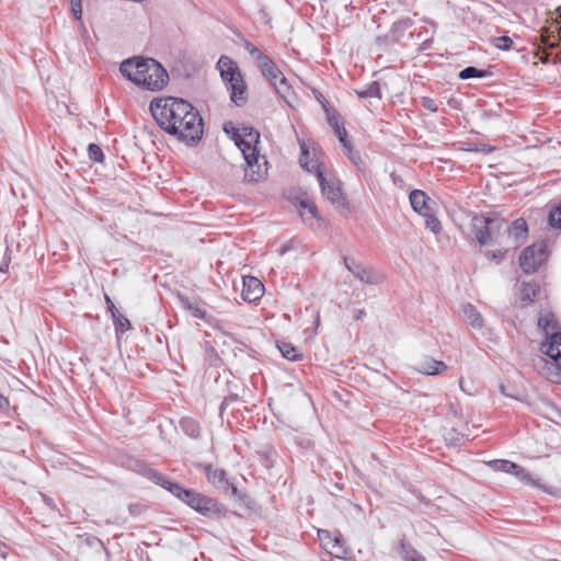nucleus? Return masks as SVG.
Here are the masks:
<instances>
[{
    "instance_id": "nucleus-18",
    "label": "nucleus",
    "mask_w": 561,
    "mask_h": 561,
    "mask_svg": "<svg viewBox=\"0 0 561 561\" xmlns=\"http://www.w3.org/2000/svg\"><path fill=\"white\" fill-rule=\"evenodd\" d=\"M462 317L465 321L470 324L473 329H482L484 325L482 314L477 310V308L471 304H466L462 306Z\"/></svg>"
},
{
    "instance_id": "nucleus-24",
    "label": "nucleus",
    "mask_w": 561,
    "mask_h": 561,
    "mask_svg": "<svg viewBox=\"0 0 561 561\" xmlns=\"http://www.w3.org/2000/svg\"><path fill=\"white\" fill-rule=\"evenodd\" d=\"M277 347L282 353L283 357L289 360H298L302 357V355L298 352V350L287 342H277Z\"/></svg>"
},
{
    "instance_id": "nucleus-13",
    "label": "nucleus",
    "mask_w": 561,
    "mask_h": 561,
    "mask_svg": "<svg viewBox=\"0 0 561 561\" xmlns=\"http://www.w3.org/2000/svg\"><path fill=\"white\" fill-rule=\"evenodd\" d=\"M540 351L552 358L558 368H561V333H553L541 343Z\"/></svg>"
},
{
    "instance_id": "nucleus-14",
    "label": "nucleus",
    "mask_w": 561,
    "mask_h": 561,
    "mask_svg": "<svg viewBox=\"0 0 561 561\" xmlns=\"http://www.w3.org/2000/svg\"><path fill=\"white\" fill-rule=\"evenodd\" d=\"M410 204L414 211L420 215H427L431 211V198L421 190H413L409 195Z\"/></svg>"
},
{
    "instance_id": "nucleus-10",
    "label": "nucleus",
    "mask_w": 561,
    "mask_h": 561,
    "mask_svg": "<svg viewBox=\"0 0 561 561\" xmlns=\"http://www.w3.org/2000/svg\"><path fill=\"white\" fill-rule=\"evenodd\" d=\"M345 267L362 283L365 284H379L382 282L383 277L381 274L375 273L373 270L364 266L362 263L348 259L347 256L343 257Z\"/></svg>"
},
{
    "instance_id": "nucleus-3",
    "label": "nucleus",
    "mask_w": 561,
    "mask_h": 561,
    "mask_svg": "<svg viewBox=\"0 0 561 561\" xmlns=\"http://www.w3.org/2000/svg\"><path fill=\"white\" fill-rule=\"evenodd\" d=\"M145 474L156 484H159L165 490L170 491L174 496L182 500L190 507L202 513L203 515L207 516L217 511L216 501L193 490L183 489L181 485L170 481L167 477L157 470L148 468L146 469Z\"/></svg>"
},
{
    "instance_id": "nucleus-44",
    "label": "nucleus",
    "mask_w": 561,
    "mask_h": 561,
    "mask_svg": "<svg viewBox=\"0 0 561 561\" xmlns=\"http://www.w3.org/2000/svg\"><path fill=\"white\" fill-rule=\"evenodd\" d=\"M504 254H505V251H502V250H497V251H494L491 253L492 257L496 259V260L503 259Z\"/></svg>"
},
{
    "instance_id": "nucleus-38",
    "label": "nucleus",
    "mask_w": 561,
    "mask_h": 561,
    "mask_svg": "<svg viewBox=\"0 0 561 561\" xmlns=\"http://www.w3.org/2000/svg\"><path fill=\"white\" fill-rule=\"evenodd\" d=\"M328 123L334 129V131L343 127V124L340 123L336 114H328Z\"/></svg>"
},
{
    "instance_id": "nucleus-20",
    "label": "nucleus",
    "mask_w": 561,
    "mask_h": 561,
    "mask_svg": "<svg viewBox=\"0 0 561 561\" xmlns=\"http://www.w3.org/2000/svg\"><path fill=\"white\" fill-rule=\"evenodd\" d=\"M259 68L261 69L262 75L273 84L276 85V81L283 76L279 69L276 67L274 61L268 58L266 61L262 62Z\"/></svg>"
},
{
    "instance_id": "nucleus-32",
    "label": "nucleus",
    "mask_w": 561,
    "mask_h": 561,
    "mask_svg": "<svg viewBox=\"0 0 561 561\" xmlns=\"http://www.w3.org/2000/svg\"><path fill=\"white\" fill-rule=\"evenodd\" d=\"M425 217V225L434 233H438L442 230V225L439 220L431 213L427 211V215H423Z\"/></svg>"
},
{
    "instance_id": "nucleus-43",
    "label": "nucleus",
    "mask_w": 561,
    "mask_h": 561,
    "mask_svg": "<svg viewBox=\"0 0 561 561\" xmlns=\"http://www.w3.org/2000/svg\"><path fill=\"white\" fill-rule=\"evenodd\" d=\"M500 391L505 397L517 399V397L515 394H513L512 392L507 391V389H506V387L504 385H500Z\"/></svg>"
},
{
    "instance_id": "nucleus-34",
    "label": "nucleus",
    "mask_w": 561,
    "mask_h": 561,
    "mask_svg": "<svg viewBox=\"0 0 561 561\" xmlns=\"http://www.w3.org/2000/svg\"><path fill=\"white\" fill-rule=\"evenodd\" d=\"M494 46L499 49L507 50L513 45V39L508 36H499L492 39Z\"/></svg>"
},
{
    "instance_id": "nucleus-33",
    "label": "nucleus",
    "mask_w": 561,
    "mask_h": 561,
    "mask_svg": "<svg viewBox=\"0 0 561 561\" xmlns=\"http://www.w3.org/2000/svg\"><path fill=\"white\" fill-rule=\"evenodd\" d=\"M88 153L92 161H94V162L103 161V151L98 145L90 144L88 147Z\"/></svg>"
},
{
    "instance_id": "nucleus-46",
    "label": "nucleus",
    "mask_w": 561,
    "mask_h": 561,
    "mask_svg": "<svg viewBox=\"0 0 561 561\" xmlns=\"http://www.w3.org/2000/svg\"><path fill=\"white\" fill-rule=\"evenodd\" d=\"M256 47L251 44L250 42H247L245 43V49L249 51V54H251L253 51V49H255Z\"/></svg>"
},
{
    "instance_id": "nucleus-25",
    "label": "nucleus",
    "mask_w": 561,
    "mask_h": 561,
    "mask_svg": "<svg viewBox=\"0 0 561 561\" xmlns=\"http://www.w3.org/2000/svg\"><path fill=\"white\" fill-rule=\"evenodd\" d=\"M357 95L362 99L375 98L381 99V89L378 81H373L367 88L356 91Z\"/></svg>"
},
{
    "instance_id": "nucleus-11",
    "label": "nucleus",
    "mask_w": 561,
    "mask_h": 561,
    "mask_svg": "<svg viewBox=\"0 0 561 561\" xmlns=\"http://www.w3.org/2000/svg\"><path fill=\"white\" fill-rule=\"evenodd\" d=\"M507 231V243L516 249L518 248L528 236V226L525 219L518 218L512 222L506 229Z\"/></svg>"
},
{
    "instance_id": "nucleus-6",
    "label": "nucleus",
    "mask_w": 561,
    "mask_h": 561,
    "mask_svg": "<svg viewBox=\"0 0 561 561\" xmlns=\"http://www.w3.org/2000/svg\"><path fill=\"white\" fill-rule=\"evenodd\" d=\"M504 225V219L488 218L482 215H473L471 218V230L480 245L494 242Z\"/></svg>"
},
{
    "instance_id": "nucleus-27",
    "label": "nucleus",
    "mask_w": 561,
    "mask_h": 561,
    "mask_svg": "<svg viewBox=\"0 0 561 561\" xmlns=\"http://www.w3.org/2000/svg\"><path fill=\"white\" fill-rule=\"evenodd\" d=\"M180 426L182 431L191 437L195 438L199 435V424L191 417L182 419Z\"/></svg>"
},
{
    "instance_id": "nucleus-7",
    "label": "nucleus",
    "mask_w": 561,
    "mask_h": 561,
    "mask_svg": "<svg viewBox=\"0 0 561 561\" xmlns=\"http://www.w3.org/2000/svg\"><path fill=\"white\" fill-rule=\"evenodd\" d=\"M490 466L497 471L513 473L525 484L541 488L539 479H535L530 472L526 471L515 462L508 460H493L490 462Z\"/></svg>"
},
{
    "instance_id": "nucleus-30",
    "label": "nucleus",
    "mask_w": 561,
    "mask_h": 561,
    "mask_svg": "<svg viewBox=\"0 0 561 561\" xmlns=\"http://www.w3.org/2000/svg\"><path fill=\"white\" fill-rule=\"evenodd\" d=\"M274 87H275V89H276L277 93H278L282 98H284V99H285L286 103H287L288 105L293 106V105H291V103H290V101L287 99V93L289 92L290 87L288 85L286 78H285L284 76H282V77L276 81V85H274Z\"/></svg>"
},
{
    "instance_id": "nucleus-36",
    "label": "nucleus",
    "mask_w": 561,
    "mask_h": 561,
    "mask_svg": "<svg viewBox=\"0 0 561 561\" xmlns=\"http://www.w3.org/2000/svg\"><path fill=\"white\" fill-rule=\"evenodd\" d=\"M334 133H335V135L337 136V138H339L340 142L343 145V147H344L345 149H350L351 144H350V141L346 139V135H347V133H346V129L344 128V126H343L342 128L337 129V130H336V131H334Z\"/></svg>"
},
{
    "instance_id": "nucleus-9",
    "label": "nucleus",
    "mask_w": 561,
    "mask_h": 561,
    "mask_svg": "<svg viewBox=\"0 0 561 561\" xmlns=\"http://www.w3.org/2000/svg\"><path fill=\"white\" fill-rule=\"evenodd\" d=\"M322 195L330 201L332 204L336 206L345 205V197L342 193L341 183L335 179L328 180L323 172H318L317 174Z\"/></svg>"
},
{
    "instance_id": "nucleus-31",
    "label": "nucleus",
    "mask_w": 561,
    "mask_h": 561,
    "mask_svg": "<svg viewBox=\"0 0 561 561\" xmlns=\"http://www.w3.org/2000/svg\"><path fill=\"white\" fill-rule=\"evenodd\" d=\"M548 222L552 228L561 229V203L550 211Z\"/></svg>"
},
{
    "instance_id": "nucleus-40",
    "label": "nucleus",
    "mask_w": 561,
    "mask_h": 561,
    "mask_svg": "<svg viewBox=\"0 0 561 561\" xmlns=\"http://www.w3.org/2000/svg\"><path fill=\"white\" fill-rule=\"evenodd\" d=\"M552 318L553 316L550 313L540 316L538 319V325L543 329H547L548 327H550V323L553 320Z\"/></svg>"
},
{
    "instance_id": "nucleus-35",
    "label": "nucleus",
    "mask_w": 561,
    "mask_h": 561,
    "mask_svg": "<svg viewBox=\"0 0 561 561\" xmlns=\"http://www.w3.org/2000/svg\"><path fill=\"white\" fill-rule=\"evenodd\" d=\"M71 11L77 20L82 19V4L81 0H70Z\"/></svg>"
},
{
    "instance_id": "nucleus-37",
    "label": "nucleus",
    "mask_w": 561,
    "mask_h": 561,
    "mask_svg": "<svg viewBox=\"0 0 561 561\" xmlns=\"http://www.w3.org/2000/svg\"><path fill=\"white\" fill-rule=\"evenodd\" d=\"M421 104L424 108L431 111V112H436L437 111V104L436 102L431 99V98H427V96H423L421 99Z\"/></svg>"
},
{
    "instance_id": "nucleus-28",
    "label": "nucleus",
    "mask_w": 561,
    "mask_h": 561,
    "mask_svg": "<svg viewBox=\"0 0 561 561\" xmlns=\"http://www.w3.org/2000/svg\"><path fill=\"white\" fill-rule=\"evenodd\" d=\"M539 290L538 285L531 283H523L520 286V297L523 301L531 302Z\"/></svg>"
},
{
    "instance_id": "nucleus-42",
    "label": "nucleus",
    "mask_w": 561,
    "mask_h": 561,
    "mask_svg": "<svg viewBox=\"0 0 561 561\" xmlns=\"http://www.w3.org/2000/svg\"><path fill=\"white\" fill-rule=\"evenodd\" d=\"M9 408V400L4 396L0 393V411L7 410Z\"/></svg>"
},
{
    "instance_id": "nucleus-23",
    "label": "nucleus",
    "mask_w": 561,
    "mask_h": 561,
    "mask_svg": "<svg viewBox=\"0 0 561 561\" xmlns=\"http://www.w3.org/2000/svg\"><path fill=\"white\" fill-rule=\"evenodd\" d=\"M299 163L301 168L306 169L308 172H314L316 174L321 172L319 162L317 160L309 159V150L305 145L301 146Z\"/></svg>"
},
{
    "instance_id": "nucleus-1",
    "label": "nucleus",
    "mask_w": 561,
    "mask_h": 561,
    "mask_svg": "<svg viewBox=\"0 0 561 561\" xmlns=\"http://www.w3.org/2000/svg\"><path fill=\"white\" fill-rule=\"evenodd\" d=\"M149 108L157 124L180 141L194 146L201 140L203 118L187 101L169 96L151 101Z\"/></svg>"
},
{
    "instance_id": "nucleus-29",
    "label": "nucleus",
    "mask_w": 561,
    "mask_h": 561,
    "mask_svg": "<svg viewBox=\"0 0 561 561\" xmlns=\"http://www.w3.org/2000/svg\"><path fill=\"white\" fill-rule=\"evenodd\" d=\"M489 75H490V72L486 70H480L476 67L470 66V67L462 69L459 72V78L462 80H467V79H472V78H484Z\"/></svg>"
},
{
    "instance_id": "nucleus-21",
    "label": "nucleus",
    "mask_w": 561,
    "mask_h": 561,
    "mask_svg": "<svg viewBox=\"0 0 561 561\" xmlns=\"http://www.w3.org/2000/svg\"><path fill=\"white\" fill-rule=\"evenodd\" d=\"M300 216L305 222L312 225V221L318 219V209L313 202L310 199L300 201Z\"/></svg>"
},
{
    "instance_id": "nucleus-12",
    "label": "nucleus",
    "mask_w": 561,
    "mask_h": 561,
    "mask_svg": "<svg viewBox=\"0 0 561 561\" xmlns=\"http://www.w3.org/2000/svg\"><path fill=\"white\" fill-rule=\"evenodd\" d=\"M264 294V285L254 276L243 277L242 298L245 301L252 302L259 300Z\"/></svg>"
},
{
    "instance_id": "nucleus-16",
    "label": "nucleus",
    "mask_w": 561,
    "mask_h": 561,
    "mask_svg": "<svg viewBox=\"0 0 561 561\" xmlns=\"http://www.w3.org/2000/svg\"><path fill=\"white\" fill-rule=\"evenodd\" d=\"M224 130L227 134H230L232 131H237L241 138L249 141L250 144L257 147V144L260 141V133L255 130L253 127L244 126L242 128H236L231 123L225 124Z\"/></svg>"
},
{
    "instance_id": "nucleus-2",
    "label": "nucleus",
    "mask_w": 561,
    "mask_h": 561,
    "mask_svg": "<svg viewBox=\"0 0 561 561\" xmlns=\"http://www.w3.org/2000/svg\"><path fill=\"white\" fill-rule=\"evenodd\" d=\"M119 71L123 77L149 91H159L169 81L167 70L153 58H128L121 64Z\"/></svg>"
},
{
    "instance_id": "nucleus-5",
    "label": "nucleus",
    "mask_w": 561,
    "mask_h": 561,
    "mask_svg": "<svg viewBox=\"0 0 561 561\" xmlns=\"http://www.w3.org/2000/svg\"><path fill=\"white\" fill-rule=\"evenodd\" d=\"M220 76L229 85L231 101L241 106L247 102V87L237 64L227 56H221L217 62Z\"/></svg>"
},
{
    "instance_id": "nucleus-22",
    "label": "nucleus",
    "mask_w": 561,
    "mask_h": 561,
    "mask_svg": "<svg viewBox=\"0 0 561 561\" xmlns=\"http://www.w3.org/2000/svg\"><path fill=\"white\" fill-rule=\"evenodd\" d=\"M207 478L217 488L227 490L230 485L222 469L207 467Z\"/></svg>"
},
{
    "instance_id": "nucleus-41",
    "label": "nucleus",
    "mask_w": 561,
    "mask_h": 561,
    "mask_svg": "<svg viewBox=\"0 0 561 561\" xmlns=\"http://www.w3.org/2000/svg\"><path fill=\"white\" fill-rule=\"evenodd\" d=\"M348 151V158L355 163L357 164V161L360 160L359 158V154L358 152H353L352 151V147H350V149H346Z\"/></svg>"
},
{
    "instance_id": "nucleus-4",
    "label": "nucleus",
    "mask_w": 561,
    "mask_h": 561,
    "mask_svg": "<svg viewBox=\"0 0 561 561\" xmlns=\"http://www.w3.org/2000/svg\"><path fill=\"white\" fill-rule=\"evenodd\" d=\"M229 135H231L245 161L244 180L248 182H259L264 179L267 173V161L265 157L260 156L257 147L241 138L237 131H232Z\"/></svg>"
},
{
    "instance_id": "nucleus-17",
    "label": "nucleus",
    "mask_w": 561,
    "mask_h": 561,
    "mask_svg": "<svg viewBox=\"0 0 561 561\" xmlns=\"http://www.w3.org/2000/svg\"><path fill=\"white\" fill-rule=\"evenodd\" d=\"M105 302H106L108 311L111 312V314L114 319L115 330L117 332L128 331L130 329L129 320L118 311V309L115 307L114 302L107 295L105 296Z\"/></svg>"
},
{
    "instance_id": "nucleus-48",
    "label": "nucleus",
    "mask_w": 561,
    "mask_h": 561,
    "mask_svg": "<svg viewBox=\"0 0 561 561\" xmlns=\"http://www.w3.org/2000/svg\"><path fill=\"white\" fill-rule=\"evenodd\" d=\"M363 314H364V311H363V310H359V311H358V314L356 316V319H360Z\"/></svg>"
},
{
    "instance_id": "nucleus-39",
    "label": "nucleus",
    "mask_w": 561,
    "mask_h": 561,
    "mask_svg": "<svg viewBox=\"0 0 561 561\" xmlns=\"http://www.w3.org/2000/svg\"><path fill=\"white\" fill-rule=\"evenodd\" d=\"M255 60L257 66H260L262 62L266 61L270 57L263 54L259 48L253 49V51L250 54Z\"/></svg>"
},
{
    "instance_id": "nucleus-47",
    "label": "nucleus",
    "mask_w": 561,
    "mask_h": 561,
    "mask_svg": "<svg viewBox=\"0 0 561 561\" xmlns=\"http://www.w3.org/2000/svg\"><path fill=\"white\" fill-rule=\"evenodd\" d=\"M287 250H288V247H287V245H283V247L279 249V254H280V255H283Z\"/></svg>"
},
{
    "instance_id": "nucleus-45",
    "label": "nucleus",
    "mask_w": 561,
    "mask_h": 561,
    "mask_svg": "<svg viewBox=\"0 0 561 561\" xmlns=\"http://www.w3.org/2000/svg\"><path fill=\"white\" fill-rule=\"evenodd\" d=\"M193 316L196 317V318H203L204 317V312L199 308H195L193 310Z\"/></svg>"
},
{
    "instance_id": "nucleus-8",
    "label": "nucleus",
    "mask_w": 561,
    "mask_h": 561,
    "mask_svg": "<svg viewBox=\"0 0 561 561\" xmlns=\"http://www.w3.org/2000/svg\"><path fill=\"white\" fill-rule=\"evenodd\" d=\"M546 260L542 245L527 247L519 256V265L525 273H534Z\"/></svg>"
},
{
    "instance_id": "nucleus-19",
    "label": "nucleus",
    "mask_w": 561,
    "mask_h": 561,
    "mask_svg": "<svg viewBox=\"0 0 561 561\" xmlns=\"http://www.w3.org/2000/svg\"><path fill=\"white\" fill-rule=\"evenodd\" d=\"M447 368L446 364L440 360H435L433 358H425L415 365V369L419 373L425 374V375H437L442 370H445Z\"/></svg>"
},
{
    "instance_id": "nucleus-26",
    "label": "nucleus",
    "mask_w": 561,
    "mask_h": 561,
    "mask_svg": "<svg viewBox=\"0 0 561 561\" xmlns=\"http://www.w3.org/2000/svg\"><path fill=\"white\" fill-rule=\"evenodd\" d=\"M400 554L404 561H425L413 547L407 545L403 540L400 543Z\"/></svg>"
},
{
    "instance_id": "nucleus-15",
    "label": "nucleus",
    "mask_w": 561,
    "mask_h": 561,
    "mask_svg": "<svg viewBox=\"0 0 561 561\" xmlns=\"http://www.w3.org/2000/svg\"><path fill=\"white\" fill-rule=\"evenodd\" d=\"M319 537L323 543V547L330 552V554L340 557L342 553L345 552L342 545L341 536H335L334 538H332L329 531L320 530Z\"/></svg>"
}]
</instances>
